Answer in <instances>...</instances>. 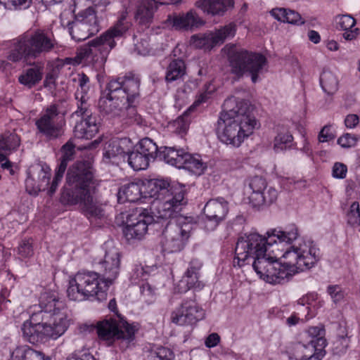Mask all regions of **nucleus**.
I'll use <instances>...</instances> for the list:
<instances>
[{
	"mask_svg": "<svg viewBox=\"0 0 360 360\" xmlns=\"http://www.w3.org/2000/svg\"><path fill=\"white\" fill-rule=\"evenodd\" d=\"M266 235L245 234L238 238L235 248L238 266L252 261L254 270L266 283H284L319 260L320 251L313 241L297 240L300 233L295 224L285 231L271 230Z\"/></svg>",
	"mask_w": 360,
	"mask_h": 360,
	"instance_id": "nucleus-1",
	"label": "nucleus"
},
{
	"mask_svg": "<svg viewBox=\"0 0 360 360\" xmlns=\"http://www.w3.org/2000/svg\"><path fill=\"white\" fill-rule=\"evenodd\" d=\"M69 325L65 303L53 293L41 297L39 307H34L30 319L22 326L23 338L31 344L57 339L67 330Z\"/></svg>",
	"mask_w": 360,
	"mask_h": 360,
	"instance_id": "nucleus-2",
	"label": "nucleus"
},
{
	"mask_svg": "<svg viewBox=\"0 0 360 360\" xmlns=\"http://www.w3.org/2000/svg\"><path fill=\"white\" fill-rule=\"evenodd\" d=\"M139 87L140 79L132 74L111 79L107 84L108 93H103L98 100L100 112L123 124L141 125L143 120L134 105L139 96Z\"/></svg>",
	"mask_w": 360,
	"mask_h": 360,
	"instance_id": "nucleus-3",
	"label": "nucleus"
},
{
	"mask_svg": "<svg viewBox=\"0 0 360 360\" xmlns=\"http://www.w3.org/2000/svg\"><path fill=\"white\" fill-rule=\"evenodd\" d=\"M258 127L259 124L247 101L235 98L224 101L217 128L221 142L238 148Z\"/></svg>",
	"mask_w": 360,
	"mask_h": 360,
	"instance_id": "nucleus-4",
	"label": "nucleus"
},
{
	"mask_svg": "<svg viewBox=\"0 0 360 360\" xmlns=\"http://www.w3.org/2000/svg\"><path fill=\"white\" fill-rule=\"evenodd\" d=\"M93 173L89 162H75L68 171L66 185L64 186L61 200L70 205L80 204L84 214L89 219H100L103 210L91 193L90 184Z\"/></svg>",
	"mask_w": 360,
	"mask_h": 360,
	"instance_id": "nucleus-5",
	"label": "nucleus"
},
{
	"mask_svg": "<svg viewBox=\"0 0 360 360\" xmlns=\"http://www.w3.org/2000/svg\"><path fill=\"white\" fill-rule=\"evenodd\" d=\"M143 188L145 197L148 195L155 199L153 206L159 218L176 217L186 204L184 188L177 184L156 179L148 181Z\"/></svg>",
	"mask_w": 360,
	"mask_h": 360,
	"instance_id": "nucleus-6",
	"label": "nucleus"
},
{
	"mask_svg": "<svg viewBox=\"0 0 360 360\" xmlns=\"http://www.w3.org/2000/svg\"><path fill=\"white\" fill-rule=\"evenodd\" d=\"M7 58L13 62L35 59L51 52L56 39L41 30L25 32L11 41Z\"/></svg>",
	"mask_w": 360,
	"mask_h": 360,
	"instance_id": "nucleus-7",
	"label": "nucleus"
},
{
	"mask_svg": "<svg viewBox=\"0 0 360 360\" xmlns=\"http://www.w3.org/2000/svg\"><path fill=\"white\" fill-rule=\"evenodd\" d=\"M131 26L123 12L116 22L99 37L90 41L80 51L81 57L97 63L102 67L110 51L116 46V40L124 37Z\"/></svg>",
	"mask_w": 360,
	"mask_h": 360,
	"instance_id": "nucleus-8",
	"label": "nucleus"
},
{
	"mask_svg": "<svg viewBox=\"0 0 360 360\" xmlns=\"http://www.w3.org/2000/svg\"><path fill=\"white\" fill-rule=\"evenodd\" d=\"M108 283L96 271H79L69 281L67 296L72 301L106 300Z\"/></svg>",
	"mask_w": 360,
	"mask_h": 360,
	"instance_id": "nucleus-9",
	"label": "nucleus"
},
{
	"mask_svg": "<svg viewBox=\"0 0 360 360\" xmlns=\"http://www.w3.org/2000/svg\"><path fill=\"white\" fill-rule=\"evenodd\" d=\"M169 219H172L162 232L160 243L165 252H179L185 248L194 224L189 218L179 215V213Z\"/></svg>",
	"mask_w": 360,
	"mask_h": 360,
	"instance_id": "nucleus-10",
	"label": "nucleus"
},
{
	"mask_svg": "<svg viewBox=\"0 0 360 360\" xmlns=\"http://www.w3.org/2000/svg\"><path fill=\"white\" fill-rule=\"evenodd\" d=\"M96 330L98 338L112 344L120 340L122 349H127L135 338L136 329L129 324L120 315L115 318L104 319L97 323Z\"/></svg>",
	"mask_w": 360,
	"mask_h": 360,
	"instance_id": "nucleus-11",
	"label": "nucleus"
},
{
	"mask_svg": "<svg viewBox=\"0 0 360 360\" xmlns=\"http://www.w3.org/2000/svg\"><path fill=\"white\" fill-rule=\"evenodd\" d=\"M231 72L238 77L248 74L253 83L257 82L259 76L266 71L267 60L258 53L240 51L234 53L229 58Z\"/></svg>",
	"mask_w": 360,
	"mask_h": 360,
	"instance_id": "nucleus-12",
	"label": "nucleus"
},
{
	"mask_svg": "<svg viewBox=\"0 0 360 360\" xmlns=\"http://www.w3.org/2000/svg\"><path fill=\"white\" fill-rule=\"evenodd\" d=\"M65 115L61 113L56 104H51L41 112L35 125L40 134L46 139L51 140L60 137L63 134L65 125Z\"/></svg>",
	"mask_w": 360,
	"mask_h": 360,
	"instance_id": "nucleus-13",
	"label": "nucleus"
},
{
	"mask_svg": "<svg viewBox=\"0 0 360 360\" xmlns=\"http://www.w3.org/2000/svg\"><path fill=\"white\" fill-rule=\"evenodd\" d=\"M204 309L198 304L195 296L184 298L180 306L171 314L172 322L179 326L193 325L205 318Z\"/></svg>",
	"mask_w": 360,
	"mask_h": 360,
	"instance_id": "nucleus-14",
	"label": "nucleus"
},
{
	"mask_svg": "<svg viewBox=\"0 0 360 360\" xmlns=\"http://www.w3.org/2000/svg\"><path fill=\"white\" fill-rule=\"evenodd\" d=\"M153 221V217L146 210H136V213L129 215L127 219V226L124 229L125 237L128 240L141 239Z\"/></svg>",
	"mask_w": 360,
	"mask_h": 360,
	"instance_id": "nucleus-15",
	"label": "nucleus"
},
{
	"mask_svg": "<svg viewBox=\"0 0 360 360\" xmlns=\"http://www.w3.org/2000/svg\"><path fill=\"white\" fill-rule=\"evenodd\" d=\"M235 32V25L229 24L214 33L207 32L192 36L191 44L198 49H211L214 46L222 44L226 39L233 37Z\"/></svg>",
	"mask_w": 360,
	"mask_h": 360,
	"instance_id": "nucleus-16",
	"label": "nucleus"
},
{
	"mask_svg": "<svg viewBox=\"0 0 360 360\" xmlns=\"http://www.w3.org/2000/svg\"><path fill=\"white\" fill-rule=\"evenodd\" d=\"M205 219L203 221V227L207 231H214L222 221L228 212V202L223 198L210 200L204 207Z\"/></svg>",
	"mask_w": 360,
	"mask_h": 360,
	"instance_id": "nucleus-17",
	"label": "nucleus"
},
{
	"mask_svg": "<svg viewBox=\"0 0 360 360\" xmlns=\"http://www.w3.org/2000/svg\"><path fill=\"white\" fill-rule=\"evenodd\" d=\"M120 257L118 249L115 247H110L105 250L103 259L97 262L102 271V278L109 286L118 276L120 265Z\"/></svg>",
	"mask_w": 360,
	"mask_h": 360,
	"instance_id": "nucleus-18",
	"label": "nucleus"
},
{
	"mask_svg": "<svg viewBox=\"0 0 360 360\" xmlns=\"http://www.w3.org/2000/svg\"><path fill=\"white\" fill-rule=\"evenodd\" d=\"M202 262L198 259H193L188 264V267L181 279L176 285V290L180 293L187 292L191 288L202 289V283L200 281Z\"/></svg>",
	"mask_w": 360,
	"mask_h": 360,
	"instance_id": "nucleus-19",
	"label": "nucleus"
},
{
	"mask_svg": "<svg viewBox=\"0 0 360 360\" xmlns=\"http://www.w3.org/2000/svg\"><path fill=\"white\" fill-rule=\"evenodd\" d=\"M129 143L130 141L127 138L110 140L105 147L103 161L116 165H118L120 160L125 161Z\"/></svg>",
	"mask_w": 360,
	"mask_h": 360,
	"instance_id": "nucleus-20",
	"label": "nucleus"
},
{
	"mask_svg": "<svg viewBox=\"0 0 360 360\" xmlns=\"http://www.w3.org/2000/svg\"><path fill=\"white\" fill-rule=\"evenodd\" d=\"M99 127L100 121L96 115L77 120L74 135L77 139H91L98 132Z\"/></svg>",
	"mask_w": 360,
	"mask_h": 360,
	"instance_id": "nucleus-21",
	"label": "nucleus"
},
{
	"mask_svg": "<svg viewBox=\"0 0 360 360\" xmlns=\"http://www.w3.org/2000/svg\"><path fill=\"white\" fill-rule=\"evenodd\" d=\"M62 151L63 155L60 163L56 171L55 176L48 191L49 195H53L56 192L59 183L61 181L68 162L73 158L75 154V146L72 143L68 142L63 146Z\"/></svg>",
	"mask_w": 360,
	"mask_h": 360,
	"instance_id": "nucleus-22",
	"label": "nucleus"
},
{
	"mask_svg": "<svg viewBox=\"0 0 360 360\" xmlns=\"http://www.w3.org/2000/svg\"><path fill=\"white\" fill-rule=\"evenodd\" d=\"M167 21L176 30H191L204 24L197 13L192 10L186 14L169 15Z\"/></svg>",
	"mask_w": 360,
	"mask_h": 360,
	"instance_id": "nucleus-23",
	"label": "nucleus"
},
{
	"mask_svg": "<svg viewBox=\"0 0 360 360\" xmlns=\"http://www.w3.org/2000/svg\"><path fill=\"white\" fill-rule=\"evenodd\" d=\"M187 154L188 152L183 148L166 146L159 152V158L166 163L180 169L185 164Z\"/></svg>",
	"mask_w": 360,
	"mask_h": 360,
	"instance_id": "nucleus-24",
	"label": "nucleus"
},
{
	"mask_svg": "<svg viewBox=\"0 0 360 360\" xmlns=\"http://www.w3.org/2000/svg\"><path fill=\"white\" fill-rule=\"evenodd\" d=\"M196 6L212 15H223L233 6V0H198Z\"/></svg>",
	"mask_w": 360,
	"mask_h": 360,
	"instance_id": "nucleus-25",
	"label": "nucleus"
},
{
	"mask_svg": "<svg viewBox=\"0 0 360 360\" xmlns=\"http://www.w3.org/2000/svg\"><path fill=\"white\" fill-rule=\"evenodd\" d=\"M143 185L139 183H129L120 188L117 193V200L120 203L126 201L134 202L139 200L144 193Z\"/></svg>",
	"mask_w": 360,
	"mask_h": 360,
	"instance_id": "nucleus-26",
	"label": "nucleus"
},
{
	"mask_svg": "<svg viewBox=\"0 0 360 360\" xmlns=\"http://www.w3.org/2000/svg\"><path fill=\"white\" fill-rule=\"evenodd\" d=\"M158 4L155 0H141L136 13V19L141 24L149 22L153 18Z\"/></svg>",
	"mask_w": 360,
	"mask_h": 360,
	"instance_id": "nucleus-27",
	"label": "nucleus"
},
{
	"mask_svg": "<svg viewBox=\"0 0 360 360\" xmlns=\"http://www.w3.org/2000/svg\"><path fill=\"white\" fill-rule=\"evenodd\" d=\"M10 360H50L44 354L27 345L17 347L11 354Z\"/></svg>",
	"mask_w": 360,
	"mask_h": 360,
	"instance_id": "nucleus-28",
	"label": "nucleus"
},
{
	"mask_svg": "<svg viewBox=\"0 0 360 360\" xmlns=\"http://www.w3.org/2000/svg\"><path fill=\"white\" fill-rule=\"evenodd\" d=\"M75 98L77 100V110L71 115V118H85L92 115H95L91 110V105L89 103V97L87 95L77 91L75 92Z\"/></svg>",
	"mask_w": 360,
	"mask_h": 360,
	"instance_id": "nucleus-29",
	"label": "nucleus"
},
{
	"mask_svg": "<svg viewBox=\"0 0 360 360\" xmlns=\"http://www.w3.org/2000/svg\"><path fill=\"white\" fill-rule=\"evenodd\" d=\"M20 138L14 133L6 132L0 135V153L4 154V160L20 145Z\"/></svg>",
	"mask_w": 360,
	"mask_h": 360,
	"instance_id": "nucleus-30",
	"label": "nucleus"
},
{
	"mask_svg": "<svg viewBox=\"0 0 360 360\" xmlns=\"http://www.w3.org/2000/svg\"><path fill=\"white\" fill-rule=\"evenodd\" d=\"M293 145V137L285 128H281L274 140V150L276 153L290 149Z\"/></svg>",
	"mask_w": 360,
	"mask_h": 360,
	"instance_id": "nucleus-31",
	"label": "nucleus"
},
{
	"mask_svg": "<svg viewBox=\"0 0 360 360\" xmlns=\"http://www.w3.org/2000/svg\"><path fill=\"white\" fill-rule=\"evenodd\" d=\"M186 73V65L183 60L177 58L172 60L166 72L165 79L172 82L181 79Z\"/></svg>",
	"mask_w": 360,
	"mask_h": 360,
	"instance_id": "nucleus-32",
	"label": "nucleus"
},
{
	"mask_svg": "<svg viewBox=\"0 0 360 360\" xmlns=\"http://www.w3.org/2000/svg\"><path fill=\"white\" fill-rule=\"evenodd\" d=\"M186 160L181 168L186 169L195 175H201L207 169V164L199 155H186Z\"/></svg>",
	"mask_w": 360,
	"mask_h": 360,
	"instance_id": "nucleus-33",
	"label": "nucleus"
},
{
	"mask_svg": "<svg viewBox=\"0 0 360 360\" xmlns=\"http://www.w3.org/2000/svg\"><path fill=\"white\" fill-rule=\"evenodd\" d=\"M323 305V302L319 300L318 294L310 292L300 298L297 300V307H304L309 309L310 314L313 313V317L316 314V310Z\"/></svg>",
	"mask_w": 360,
	"mask_h": 360,
	"instance_id": "nucleus-34",
	"label": "nucleus"
},
{
	"mask_svg": "<svg viewBox=\"0 0 360 360\" xmlns=\"http://www.w3.org/2000/svg\"><path fill=\"white\" fill-rule=\"evenodd\" d=\"M126 160L129 165L135 171L146 169L150 164V161L142 155L139 150L135 149L131 152L127 151Z\"/></svg>",
	"mask_w": 360,
	"mask_h": 360,
	"instance_id": "nucleus-35",
	"label": "nucleus"
},
{
	"mask_svg": "<svg viewBox=\"0 0 360 360\" xmlns=\"http://www.w3.org/2000/svg\"><path fill=\"white\" fill-rule=\"evenodd\" d=\"M324 347L309 341L307 345H302L303 355L300 360H321L325 355Z\"/></svg>",
	"mask_w": 360,
	"mask_h": 360,
	"instance_id": "nucleus-36",
	"label": "nucleus"
},
{
	"mask_svg": "<svg viewBox=\"0 0 360 360\" xmlns=\"http://www.w3.org/2000/svg\"><path fill=\"white\" fill-rule=\"evenodd\" d=\"M136 149L145 155V157L151 162L155 160L158 154V146L149 138L141 139L136 146Z\"/></svg>",
	"mask_w": 360,
	"mask_h": 360,
	"instance_id": "nucleus-37",
	"label": "nucleus"
},
{
	"mask_svg": "<svg viewBox=\"0 0 360 360\" xmlns=\"http://www.w3.org/2000/svg\"><path fill=\"white\" fill-rule=\"evenodd\" d=\"M278 194V191L274 187L267 185L260 194H257L252 204L255 207L271 205L276 200Z\"/></svg>",
	"mask_w": 360,
	"mask_h": 360,
	"instance_id": "nucleus-38",
	"label": "nucleus"
},
{
	"mask_svg": "<svg viewBox=\"0 0 360 360\" xmlns=\"http://www.w3.org/2000/svg\"><path fill=\"white\" fill-rule=\"evenodd\" d=\"M339 17V25L345 31L343 34L344 39L347 41L355 39L357 34L354 30H351L356 23L355 19L350 15H341Z\"/></svg>",
	"mask_w": 360,
	"mask_h": 360,
	"instance_id": "nucleus-39",
	"label": "nucleus"
},
{
	"mask_svg": "<svg viewBox=\"0 0 360 360\" xmlns=\"http://www.w3.org/2000/svg\"><path fill=\"white\" fill-rule=\"evenodd\" d=\"M42 78V72L38 68L28 69L26 72L19 77V82L29 88L36 85Z\"/></svg>",
	"mask_w": 360,
	"mask_h": 360,
	"instance_id": "nucleus-40",
	"label": "nucleus"
},
{
	"mask_svg": "<svg viewBox=\"0 0 360 360\" xmlns=\"http://www.w3.org/2000/svg\"><path fill=\"white\" fill-rule=\"evenodd\" d=\"M309 309L304 307H296V311H294L290 316L286 319V323L288 326H295L301 321H307L313 318V313L310 314Z\"/></svg>",
	"mask_w": 360,
	"mask_h": 360,
	"instance_id": "nucleus-41",
	"label": "nucleus"
},
{
	"mask_svg": "<svg viewBox=\"0 0 360 360\" xmlns=\"http://www.w3.org/2000/svg\"><path fill=\"white\" fill-rule=\"evenodd\" d=\"M320 83L325 92L333 94L337 88L338 80L330 71L325 70L321 75Z\"/></svg>",
	"mask_w": 360,
	"mask_h": 360,
	"instance_id": "nucleus-42",
	"label": "nucleus"
},
{
	"mask_svg": "<svg viewBox=\"0 0 360 360\" xmlns=\"http://www.w3.org/2000/svg\"><path fill=\"white\" fill-rule=\"evenodd\" d=\"M189 124V114L188 112H185L182 115L179 116L171 123L170 127L174 133L183 136L186 133Z\"/></svg>",
	"mask_w": 360,
	"mask_h": 360,
	"instance_id": "nucleus-43",
	"label": "nucleus"
},
{
	"mask_svg": "<svg viewBox=\"0 0 360 360\" xmlns=\"http://www.w3.org/2000/svg\"><path fill=\"white\" fill-rule=\"evenodd\" d=\"M266 186L267 184L264 178L258 176L252 178L249 184L250 188L252 191V193L250 196V199L252 202H253L256 199L255 196L257 194H260Z\"/></svg>",
	"mask_w": 360,
	"mask_h": 360,
	"instance_id": "nucleus-44",
	"label": "nucleus"
},
{
	"mask_svg": "<svg viewBox=\"0 0 360 360\" xmlns=\"http://www.w3.org/2000/svg\"><path fill=\"white\" fill-rule=\"evenodd\" d=\"M140 292L145 302L151 304L155 302L156 299V288L148 282H143L140 284Z\"/></svg>",
	"mask_w": 360,
	"mask_h": 360,
	"instance_id": "nucleus-45",
	"label": "nucleus"
},
{
	"mask_svg": "<svg viewBox=\"0 0 360 360\" xmlns=\"http://www.w3.org/2000/svg\"><path fill=\"white\" fill-rule=\"evenodd\" d=\"M37 171L39 176L38 185L41 187V190H45L49 185L51 178V169L48 166H37L33 167Z\"/></svg>",
	"mask_w": 360,
	"mask_h": 360,
	"instance_id": "nucleus-46",
	"label": "nucleus"
},
{
	"mask_svg": "<svg viewBox=\"0 0 360 360\" xmlns=\"http://www.w3.org/2000/svg\"><path fill=\"white\" fill-rule=\"evenodd\" d=\"M308 333L312 338L311 342L318 344V346L326 347L325 330L322 326L310 327L308 329Z\"/></svg>",
	"mask_w": 360,
	"mask_h": 360,
	"instance_id": "nucleus-47",
	"label": "nucleus"
},
{
	"mask_svg": "<svg viewBox=\"0 0 360 360\" xmlns=\"http://www.w3.org/2000/svg\"><path fill=\"white\" fill-rule=\"evenodd\" d=\"M148 276L147 272L141 265H136L130 275V280L132 284H140V281L145 282Z\"/></svg>",
	"mask_w": 360,
	"mask_h": 360,
	"instance_id": "nucleus-48",
	"label": "nucleus"
},
{
	"mask_svg": "<svg viewBox=\"0 0 360 360\" xmlns=\"http://www.w3.org/2000/svg\"><path fill=\"white\" fill-rule=\"evenodd\" d=\"M348 223L352 225L360 224V209L357 202H354L350 206V210L347 214Z\"/></svg>",
	"mask_w": 360,
	"mask_h": 360,
	"instance_id": "nucleus-49",
	"label": "nucleus"
},
{
	"mask_svg": "<svg viewBox=\"0 0 360 360\" xmlns=\"http://www.w3.org/2000/svg\"><path fill=\"white\" fill-rule=\"evenodd\" d=\"M32 172V169L27 172V177L25 180V188L29 194L36 195L41 191V187L36 184L34 179L31 176Z\"/></svg>",
	"mask_w": 360,
	"mask_h": 360,
	"instance_id": "nucleus-50",
	"label": "nucleus"
},
{
	"mask_svg": "<svg viewBox=\"0 0 360 360\" xmlns=\"http://www.w3.org/2000/svg\"><path fill=\"white\" fill-rule=\"evenodd\" d=\"M154 354V360H174V359L173 352L170 349L164 347L157 348Z\"/></svg>",
	"mask_w": 360,
	"mask_h": 360,
	"instance_id": "nucleus-51",
	"label": "nucleus"
},
{
	"mask_svg": "<svg viewBox=\"0 0 360 360\" xmlns=\"http://www.w3.org/2000/svg\"><path fill=\"white\" fill-rule=\"evenodd\" d=\"M358 138L355 135L347 133L339 138V145L345 148L353 147L356 145Z\"/></svg>",
	"mask_w": 360,
	"mask_h": 360,
	"instance_id": "nucleus-52",
	"label": "nucleus"
},
{
	"mask_svg": "<svg viewBox=\"0 0 360 360\" xmlns=\"http://www.w3.org/2000/svg\"><path fill=\"white\" fill-rule=\"evenodd\" d=\"M285 22L295 25H302L304 23L301 15L292 10H287Z\"/></svg>",
	"mask_w": 360,
	"mask_h": 360,
	"instance_id": "nucleus-53",
	"label": "nucleus"
},
{
	"mask_svg": "<svg viewBox=\"0 0 360 360\" xmlns=\"http://www.w3.org/2000/svg\"><path fill=\"white\" fill-rule=\"evenodd\" d=\"M335 137V134L331 132L330 126H325L319 134L318 139L321 143L328 142L333 140Z\"/></svg>",
	"mask_w": 360,
	"mask_h": 360,
	"instance_id": "nucleus-54",
	"label": "nucleus"
},
{
	"mask_svg": "<svg viewBox=\"0 0 360 360\" xmlns=\"http://www.w3.org/2000/svg\"><path fill=\"white\" fill-rule=\"evenodd\" d=\"M78 77L79 86L80 89H77V91L87 95V91L89 89L87 84L89 82V78L84 73L79 75Z\"/></svg>",
	"mask_w": 360,
	"mask_h": 360,
	"instance_id": "nucleus-55",
	"label": "nucleus"
},
{
	"mask_svg": "<svg viewBox=\"0 0 360 360\" xmlns=\"http://www.w3.org/2000/svg\"><path fill=\"white\" fill-rule=\"evenodd\" d=\"M18 253L22 257H29L32 255V248L28 242H23L18 248Z\"/></svg>",
	"mask_w": 360,
	"mask_h": 360,
	"instance_id": "nucleus-56",
	"label": "nucleus"
},
{
	"mask_svg": "<svg viewBox=\"0 0 360 360\" xmlns=\"http://www.w3.org/2000/svg\"><path fill=\"white\" fill-rule=\"evenodd\" d=\"M219 342L220 336L216 333H212L205 339V345L207 347L212 348L216 347Z\"/></svg>",
	"mask_w": 360,
	"mask_h": 360,
	"instance_id": "nucleus-57",
	"label": "nucleus"
},
{
	"mask_svg": "<svg viewBox=\"0 0 360 360\" xmlns=\"http://www.w3.org/2000/svg\"><path fill=\"white\" fill-rule=\"evenodd\" d=\"M287 9L283 8H274L271 11V15L276 20L285 22Z\"/></svg>",
	"mask_w": 360,
	"mask_h": 360,
	"instance_id": "nucleus-58",
	"label": "nucleus"
},
{
	"mask_svg": "<svg viewBox=\"0 0 360 360\" xmlns=\"http://www.w3.org/2000/svg\"><path fill=\"white\" fill-rule=\"evenodd\" d=\"M359 117L354 114L348 115L345 120V124L347 128H354L359 123Z\"/></svg>",
	"mask_w": 360,
	"mask_h": 360,
	"instance_id": "nucleus-59",
	"label": "nucleus"
},
{
	"mask_svg": "<svg viewBox=\"0 0 360 360\" xmlns=\"http://www.w3.org/2000/svg\"><path fill=\"white\" fill-rule=\"evenodd\" d=\"M56 76L53 73L49 72L46 75L44 81V86L49 88L50 90L53 89L55 86Z\"/></svg>",
	"mask_w": 360,
	"mask_h": 360,
	"instance_id": "nucleus-60",
	"label": "nucleus"
},
{
	"mask_svg": "<svg viewBox=\"0 0 360 360\" xmlns=\"http://www.w3.org/2000/svg\"><path fill=\"white\" fill-rule=\"evenodd\" d=\"M67 360H96L95 357L89 353H84L79 356L77 354H72L70 355Z\"/></svg>",
	"mask_w": 360,
	"mask_h": 360,
	"instance_id": "nucleus-61",
	"label": "nucleus"
},
{
	"mask_svg": "<svg viewBox=\"0 0 360 360\" xmlns=\"http://www.w3.org/2000/svg\"><path fill=\"white\" fill-rule=\"evenodd\" d=\"M9 3L20 8H27L32 4V0H6V4Z\"/></svg>",
	"mask_w": 360,
	"mask_h": 360,
	"instance_id": "nucleus-62",
	"label": "nucleus"
},
{
	"mask_svg": "<svg viewBox=\"0 0 360 360\" xmlns=\"http://www.w3.org/2000/svg\"><path fill=\"white\" fill-rule=\"evenodd\" d=\"M210 98V92L205 91L200 93L198 96H196L195 101L193 103V105L197 106L200 105L201 103H205Z\"/></svg>",
	"mask_w": 360,
	"mask_h": 360,
	"instance_id": "nucleus-63",
	"label": "nucleus"
},
{
	"mask_svg": "<svg viewBox=\"0 0 360 360\" xmlns=\"http://www.w3.org/2000/svg\"><path fill=\"white\" fill-rule=\"evenodd\" d=\"M309 39L314 44H319L321 41V36L315 30H309L307 34Z\"/></svg>",
	"mask_w": 360,
	"mask_h": 360,
	"instance_id": "nucleus-64",
	"label": "nucleus"
}]
</instances>
